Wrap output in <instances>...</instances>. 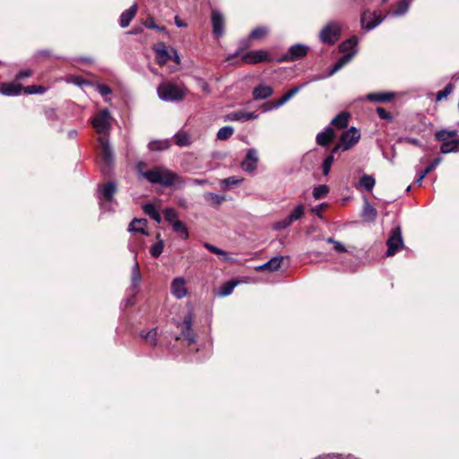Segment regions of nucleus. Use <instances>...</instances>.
<instances>
[{
	"mask_svg": "<svg viewBox=\"0 0 459 459\" xmlns=\"http://www.w3.org/2000/svg\"><path fill=\"white\" fill-rule=\"evenodd\" d=\"M144 163L138 162L136 169L139 175L144 178L152 184H160L163 186L169 187L178 185L180 187L186 185V181L178 174L172 172L165 167H156L154 169L143 171Z\"/></svg>",
	"mask_w": 459,
	"mask_h": 459,
	"instance_id": "1",
	"label": "nucleus"
},
{
	"mask_svg": "<svg viewBox=\"0 0 459 459\" xmlns=\"http://www.w3.org/2000/svg\"><path fill=\"white\" fill-rule=\"evenodd\" d=\"M129 249L131 252L134 254V264L131 269V285L127 289L128 297L126 299V306H132L134 303L135 297L140 291V287L143 280V276L140 271V264L137 261V249L134 247L131 243L129 244Z\"/></svg>",
	"mask_w": 459,
	"mask_h": 459,
	"instance_id": "2",
	"label": "nucleus"
},
{
	"mask_svg": "<svg viewBox=\"0 0 459 459\" xmlns=\"http://www.w3.org/2000/svg\"><path fill=\"white\" fill-rule=\"evenodd\" d=\"M157 93L162 101L173 102L181 100L185 97L186 89L173 82H162L157 87Z\"/></svg>",
	"mask_w": 459,
	"mask_h": 459,
	"instance_id": "3",
	"label": "nucleus"
},
{
	"mask_svg": "<svg viewBox=\"0 0 459 459\" xmlns=\"http://www.w3.org/2000/svg\"><path fill=\"white\" fill-rule=\"evenodd\" d=\"M117 193V185L109 181L99 188L98 200L100 207L104 212H111L116 204L115 194Z\"/></svg>",
	"mask_w": 459,
	"mask_h": 459,
	"instance_id": "4",
	"label": "nucleus"
},
{
	"mask_svg": "<svg viewBox=\"0 0 459 459\" xmlns=\"http://www.w3.org/2000/svg\"><path fill=\"white\" fill-rule=\"evenodd\" d=\"M456 130L447 131L444 129L436 133V139L442 143L440 147L441 153L447 154L459 152V136L453 139V137L456 135Z\"/></svg>",
	"mask_w": 459,
	"mask_h": 459,
	"instance_id": "5",
	"label": "nucleus"
},
{
	"mask_svg": "<svg viewBox=\"0 0 459 459\" xmlns=\"http://www.w3.org/2000/svg\"><path fill=\"white\" fill-rule=\"evenodd\" d=\"M341 36V25L336 22L327 23L319 33V39L322 43L333 45Z\"/></svg>",
	"mask_w": 459,
	"mask_h": 459,
	"instance_id": "6",
	"label": "nucleus"
},
{
	"mask_svg": "<svg viewBox=\"0 0 459 459\" xmlns=\"http://www.w3.org/2000/svg\"><path fill=\"white\" fill-rule=\"evenodd\" d=\"M387 256L394 255L398 251L404 247V243L402 236V229L400 226H396L390 231L389 237L386 241Z\"/></svg>",
	"mask_w": 459,
	"mask_h": 459,
	"instance_id": "7",
	"label": "nucleus"
},
{
	"mask_svg": "<svg viewBox=\"0 0 459 459\" xmlns=\"http://www.w3.org/2000/svg\"><path fill=\"white\" fill-rule=\"evenodd\" d=\"M385 17L377 12L366 11L362 13L360 22L363 29L371 30L378 26Z\"/></svg>",
	"mask_w": 459,
	"mask_h": 459,
	"instance_id": "8",
	"label": "nucleus"
},
{
	"mask_svg": "<svg viewBox=\"0 0 459 459\" xmlns=\"http://www.w3.org/2000/svg\"><path fill=\"white\" fill-rule=\"evenodd\" d=\"M109 121L110 114L108 110L103 109L92 119V126L98 134H104L108 130L110 126Z\"/></svg>",
	"mask_w": 459,
	"mask_h": 459,
	"instance_id": "9",
	"label": "nucleus"
},
{
	"mask_svg": "<svg viewBox=\"0 0 459 459\" xmlns=\"http://www.w3.org/2000/svg\"><path fill=\"white\" fill-rule=\"evenodd\" d=\"M360 139V133L359 131L354 127L351 126L345 132H343L341 135V142L342 143L343 146V152L348 151L352 146H354Z\"/></svg>",
	"mask_w": 459,
	"mask_h": 459,
	"instance_id": "10",
	"label": "nucleus"
},
{
	"mask_svg": "<svg viewBox=\"0 0 459 459\" xmlns=\"http://www.w3.org/2000/svg\"><path fill=\"white\" fill-rule=\"evenodd\" d=\"M258 163L257 151L254 148L247 150L244 160L241 162V169L248 173H253L256 170Z\"/></svg>",
	"mask_w": 459,
	"mask_h": 459,
	"instance_id": "11",
	"label": "nucleus"
},
{
	"mask_svg": "<svg viewBox=\"0 0 459 459\" xmlns=\"http://www.w3.org/2000/svg\"><path fill=\"white\" fill-rule=\"evenodd\" d=\"M99 143L101 147V160L106 166V169L102 168L101 170L105 173L113 161V152L109 146L108 141L105 137H100Z\"/></svg>",
	"mask_w": 459,
	"mask_h": 459,
	"instance_id": "12",
	"label": "nucleus"
},
{
	"mask_svg": "<svg viewBox=\"0 0 459 459\" xmlns=\"http://www.w3.org/2000/svg\"><path fill=\"white\" fill-rule=\"evenodd\" d=\"M194 316L191 312H188L183 319L181 325V333L185 339H186L189 342H195V335L194 333L192 325H193Z\"/></svg>",
	"mask_w": 459,
	"mask_h": 459,
	"instance_id": "13",
	"label": "nucleus"
},
{
	"mask_svg": "<svg viewBox=\"0 0 459 459\" xmlns=\"http://www.w3.org/2000/svg\"><path fill=\"white\" fill-rule=\"evenodd\" d=\"M171 294L180 299L187 295V289L186 287V280L183 277L175 278L170 286Z\"/></svg>",
	"mask_w": 459,
	"mask_h": 459,
	"instance_id": "14",
	"label": "nucleus"
},
{
	"mask_svg": "<svg viewBox=\"0 0 459 459\" xmlns=\"http://www.w3.org/2000/svg\"><path fill=\"white\" fill-rule=\"evenodd\" d=\"M156 54V60L160 65H165L172 57L170 50L168 49L164 42H158L153 46Z\"/></svg>",
	"mask_w": 459,
	"mask_h": 459,
	"instance_id": "15",
	"label": "nucleus"
},
{
	"mask_svg": "<svg viewBox=\"0 0 459 459\" xmlns=\"http://www.w3.org/2000/svg\"><path fill=\"white\" fill-rule=\"evenodd\" d=\"M308 47L303 44H295L289 48L288 56L285 60L295 61L302 58L307 55Z\"/></svg>",
	"mask_w": 459,
	"mask_h": 459,
	"instance_id": "16",
	"label": "nucleus"
},
{
	"mask_svg": "<svg viewBox=\"0 0 459 459\" xmlns=\"http://www.w3.org/2000/svg\"><path fill=\"white\" fill-rule=\"evenodd\" d=\"M308 82H306L301 85H299L297 87H294L288 92H286L278 101H276L272 107L270 108H264V111H269L271 109L279 108L282 105H284L286 102H288L290 99H292L304 86H306Z\"/></svg>",
	"mask_w": 459,
	"mask_h": 459,
	"instance_id": "17",
	"label": "nucleus"
},
{
	"mask_svg": "<svg viewBox=\"0 0 459 459\" xmlns=\"http://www.w3.org/2000/svg\"><path fill=\"white\" fill-rule=\"evenodd\" d=\"M268 54L264 50H254L245 53L242 59L247 64H258L267 60Z\"/></svg>",
	"mask_w": 459,
	"mask_h": 459,
	"instance_id": "18",
	"label": "nucleus"
},
{
	"mask_svg": "<svg viewBox=\"0 0 459 459\" xmlns=\"http://www.w3.org/2000/svg\"><path fill=\"white\" fill-rule=\"evenodd\" d=\"M212 31L217 37H221L224 33V19L219 11L213 10L212 13Z\"/></svg>",
	"mask_w": 459,
	"mask_h": 459,
	"instance_id": "19",
	"label": "nucleus"
},
{
	"mask_svg": "<svg viewBox=\"0 0 459 459\" xmlns=\"http://www.w3.org/2000/svg\"><path fill=\"white\" fill-rule=\"evenodd\" d=\"M334 138V131L331 126H328L324 131L317 134L316 141L318 145L325 147L328 146Z\"/></svg>",
	"mask_w": 459,
	"mask_h": 459,
	"instance_id": "20",
	"label": "nucleus"
},
{
	"mask_svg": "<svg viewBox=\"0 0 459 459\" xmlns=\"http://www.w3.org/2000/svg\"><path fill=\"white\" fill-rule=\"evenodd\" d=\"M258 115L254 112L245 110H237L226 116V120L245 122L251 119H256Z\"/></svg>",
	"mask_w": 459,
	"mask_h": 459,
	"instance_id": "21",
	"label": "nucleus"
},
{
	"mask_svg": "<svg viewBox=\"0 0 459 459\" xmlns=\"http://www.w3.org/2000/svg\"><path fill=\"white\" fill-rule=\"evenodd\" d=\"M273 94V89L269 85L260 84L254 88L252 91L253 99L255 100H265Z\"/></svg>",
	"mask_w": 459,
	"mask_h": 459,
	"instance_id": "22",
	"label": "nucleus"
},
{
	"mask_svg": "<svg viewBox=\"0 0 459 459\" xmlns=\"http://www.w3.org/2000/svg\"><path fill=\"white\" fill-rule=\"evenodd\" d=\"M22 86L14 82H4L0 86V93L4 96H18L22 93Z\"/></svg>",
	"mask_w": 459,
	"mask_h": 459,
	"instance_id": "23",
	"label": "nucleus"
},
{
	"mask_svg": "<svg viewBox=\"0 0 459 459\" xmlns=\"http://www.w3.org/2000/svg\"><path fill=\"white\" fill-rule=\"evenodd\" d=\"M137 12V4L134 3L130 8L124 11L119 19V24L122 28H126Z\"/></svg>",
	"mask_w": 459,
	"mask_h": 459,
	"instance_id": "24",
	"label": "nucleus"
},
{
	"mask_svg": "<svg viewBox=\"0 0 459 459\" xmlns=\"http://www.w3.org/2000/svg\"><path fill=\"white\" fill-rule=\"evenodd\" d=\"M147 227V220L145 219H134L128 227V231L133 233H141L143 235L147 236L148 232L146 231Z\"/></svg>",
	"mask_w": 459,
	"mask_h": 459,
	"instance_id": "25",
	"label": "nucleus"
},
{
	"mask_svg": "<svg viewBox=\"0 0 459 459\" xmlns=\"http://www.w3.org/2000/svg\"><path fill=\"white\" fill-rule=\"evenodd\" d=\"M282 261H283V256H274V257L271 258L269 261H267L266 263L257 266L255 269H256V271L269 270L271 272H274V271H277L281 267Z\"/></svg>",
	"mask_w": 459,
	"mask_h": 459,
	"instance_id": "26",
	"label": "nucleus"
},
{
	"mask_svg": "<svg viewBox=\"0 0 459 459\" xmlns=\"http://www.w3.org/2000/svg\"><path fill=\"white\" fill-rule=\"evenodd\" d=\"M411 0H400L397 6L389 13L392 17H401L407 13L411 5Z\"/></svg>",
	"mask_w": 459,
	"mask_h": 459,
	"instance_id": "27",
	"label": "nucleus"
},
{
	"mask_svg": "<svg viewBox=\"0 0 459 459\" xmlns=\"http://www.w3.org/2000/svg\"><path fill=\"white\" fill-rule=\"evenodd\" d=\"M357 44H358V39H357V37L353 36V37L350 38L349 39L343 41L339 46V49L341 52H343L345 54L354 52V56H355L358 52Z\"/></svg>",
	"mask_w": 459,
	"mask_h": 459,
	"instance_id": "28",
	"label": "nucleus"
},
{
	"mask_svg": "<svg viewBox=\"0 0 459 459\" xmlns=\"http://www.w3.org/2000/svg\"><path fill=\"white\" fill-rule=\"evenodd\" d=\"M442 161V158L437 157L436 158L429 166L426 167V169L422 171H420L415 179V184L420 186L425 177L433 171Z\"/></svg>",
	"mask_w": 459,
	"mask_h": 459,
	"instance_id": "29",
	"label": "nucleus"
},
{
	"mask_svg": "<svg viewBox=\"0 0 459 459\" xmlns=\"http://www.w3.org/2000/svg\"><path fill=\"white\" fill-rule=\"evenodd\" d=\"M349 117L350 114L348 112H341L332 119L330 126H333L338 129H343L348 126Z\"/></svg>",
	"mask_w": 459,
	"mask_h": 459,
	"instance_id": "30",
	"label": "nucleus"
},
{
	"mask_svg": "<svg viewBox=\"0 0 459 459\" xmlns=\"http://www.w3.org/2000/svg\"><path fill=\"white\" fill-rule=\"evenodd\" d=\"M353 56H354V52L347 53V54H344L343 56H342L336 61V63L333 65V66L332 70L330 71L329 74L333 75V74H335L337 71H339L341 68H342L346 64L351 62V60L352 59Z\"/></svg>",
	"mask_w": 459,
	"mask_h": 459,
	"instance_id": "31",
	"label": "nucleus"
},
{
	"mask_svg": "<svg viewBox=\"0 0 459 459\" xmlns=\"http://www.w3.org/2000/svg\"><path fill=\"white\" fill-rule=\"evenodd\" d=\"M377 214V210L368 202H365L362 209V217L368 221H373L376 220Z\"/></svg>",
	"mask_w": 459,
	"mask_h": 459,
	"instance_id": "32",
	"label": "nucleus"
},
{
	"mask_svg": "<svg viewBox=\"0 0 459 459\" xmlns=\"http://www.w3.org/2000/svg\"><path fill=\"white\" fill-rule=\"evenodd\" d=\"M141 337L145 340V342L151 345L154 346L157 342V330L156 328H152L148 332L142 331Z\"/></svg>",
	"mask_w": 459,
	"mask_h": 459,
	"instance_id": "33",
	"label": "nucleus"
},
{
	"mask_svg": "<svg viewBox=\"0 0 459 459\" xmlns=\"http://www.w3.org/2000/svg\"><path fill=\"white\" fill-rule=\"evenodd\" d=\"M394 94L390 92L385 93H370L367 95V99L371 101L385 102L393 99Z\"/></svg>",
	"mask_w": 459,
	"mask_h": 459,
	"instance_id": "34",
	"label": "nucleus"
},
{
	"mask_svg": "<svg viewBox=\"0 0 459 459\" xmlns=\"http://www.w3.org/2000/svg\"><path fill=\"white\" fill-rule=\"evenodd\" d=\"M204 247L209 250L210 252H212V254H215V255H222V259L224 261H227V262H234V259L230 258L228 256V254L226 251L210 244V243H204Z\"/></svg>",
	"mask_w": 459,
	"mask_h": 459,
	"instance_id": "35",
	"label": "nucleus"
},
{
	"mask_svg": "<svg viewBox=\"0 0 459 459\" xmlns=\"http://www.w3.org/2000/svg\"><path fill=\"white\" fill-rule=\"evenodd\" d=\"M204 197L206 202L214 206H219L225 200V197L222 195H216L214 193L206 192L204 195Z\"/></svg>",
	"mask_w": 459,
	"mask_h": 459,
	"instance_id": "36",
	"label": "nucleus"
},
{
	"mask_svg": "<svg viewBox=\"0 0 459 459\" xmlns=\"http://www.w3.org/2000/svg\"><path fill=\"white\" fill-rule=\"evenodd\" d=\"M305 213V207L303 204H298L287 216L291 223L302 218Z\"/></svg>",
	"mask_w": 459,
	"mask_h": 459,
	"instance_id": "37",
	"label": "nucleus"
},
{
	"mask_svg": "<svg viewBox=\"0 0 459 459\" xmlns=\"http://www.w3.org/2000/svg\"><path fill=\"white\" fill-rule=\"evenodd\" d=\"M375 184L376 180L370 175H363L359 179V186L367 191H371Z\"/></svg>",
	"mask_w": 459,
	"mask_h": 459,
	"instance_id": "38",
	"label": "nucleus"
},
{
	"mask_svg": "<svg viewBox=\"0 0 459 459\" xmlns=\"http://www.w3.org/2000/svg\"><path fill=\"white\" fill-rule=\"evenodd\" d=\"M238 282L235 281H230L223 284L219 290V296L226 297L232 293L234 288L237 286Z\"/></svg>",
	"mask_w": 459,
	"mask_h": 459,
	"instance_id": "39",
	"label": "nucleus"
},
{
	"mask_svg": "<svg viewBox=\"0 0 459 459\" xmlns=\"http://www.w3.org/2000/svg\"><path fill=\"white\" fill-rule=\"evenodd\" d=\"M171 226L175 232L182 234V238L184 239H187L189 238L188 230L181 221L178 220V221H175Z\"/></svg>",
	"mask_w": 459,
	"mask_h": 459,
	"instance_id": "40",
	"label": "nucleus"
},
{
	"mask_svg": "<svg viewBox=\"0 0 459 459\" xmlns=\"http://www.w3.org/2000/svg\"><path fill=\"white\" fill-rule=\"evenodd\" d=\"M234 133V128L230 126H223L219 129L217 133V139L221 141H225L229 139Z\"/></svg>",
	"mask_w": 459,
	"mask_h": 459,
	"instance_id": "41",
	"label": "nucleus"
},
{
	"mask_svg": "<svg viewBox=\"0 0 459 459\" xmlns=\"http://www.w3.org/2000/svg\"><path fill=\"white\" fill-rule=\"evenodd\" d=\"M329 193V187L326 185H319L313 189V197L319 200Z\"/></svg>",
	"mask_w": 459,
	"mask_h": 459,
	"instance_id": "42",
	"label": "nucleus"
},
{
	"mask_svg": "<svg viewBox=\"0 0 459 459\" xmlns=\"http://www.w3.org/2000/svg\"><path fill=\"white\" fill-rule=\"evenodd\" d=\"M164 219L171 225L175 221H178V214L174 208H166L163 211Z\"/></svg>",
	"mask_w": 459,
	"mask_h": 459,
	"instance_id": "43",
	"label": "nucleus"
},
{
	"mask_svg": "<svg viewBox=\"0 0 459 459\" xmlns=\"http://www.w3.org/2000/svg\"><path fill=\"white\" fill-rule=\"evenodd\" d=\"M268 34V29L264 26L255 28L249 34L250 39H261Z\"/></svg>",
	"mask_w": 459,
	"mask_h": 459,
	"instance_id": "44",
	"label": "nucleus"
},
{
	"mask_svg": "<svg viewBox=\"0 0 459 459\" xmlns=\"http://www.w3.org/2000/svg\"><path fill=\"white\" fill-rule=\"evenodd\" d=\"M333 160H334V158H333V154H329L328 156H326L324 159L321 167H322V172L325 176H327L330 173Z\"/></svg>",
	"mask_w": 459,
	"mask_h": 459,
	"instance_id": "45",
	"label": "nucleus"
},
{
	"mask_svg": "<svg viewBox=\"0 0 459 459\" xmlns=\"http://www.w3.org/2000/svg\"><path fill=\"white\" fill-rule=\"evenodd\" d=\"M242 181H243V178H238V177L233 176V177L223 178L221 181V183L222 185H225V186H224L225 189H229L231 186H238Z\"/></svg>",
	"mask_w": 459,
	"mask_h": 459,
	"instance_id": "46",
	"label": "nucleus"
},
{
	"mask_svg": "<svg viewBox=\"0 0 459 459\" xmlns=\"http://www.w3.org/2000/svg\"><path fill=\"white\" fill-rule=\"evenodd\" d=\"M143 24L148 29L157 30L160 32L168 34L166 28L163 26L157 25L152 17L147 18Z\"/></svg>",
	"mask_w": 459,
	"mask_h": 459,
	"instance_id": "47",
	"label": "nucleus"
},
{
	"mask_svg": "<svg viewBox=\"0 0 459 459\" xmlns=\"http://www.w3.org/2000/svg\"><path fill=\"white\" fill-rule=\"evenodd\" d=\"M164 247V243L162 240L157 241L155 244H153L150 249V253L153 257H159Z\"/></svg>",
	"mask_w": 459,
	"mask_h": 459,
	"instance_id": "48",
	"label": "nucleus"
},
{
	"mask_svg": "<svg viewBox=\"0 0 459 459\" xmlns=\"http://www.w3.org/2000/svg\"><path fill=\"white\" fill-rule=\"evenodd\" d=\"M454 90V85L452 83H448L442 91L437 92L436 100L437 101H440L443 99L446 98Z\"/></svg>",
	"mask_w": 459,
	"mask_h": 459,
	"instance_id": "49",
	"label": "nucleus"
},
{
	"mask_svg": "<svg viewBox=\"0 0 459 459\" xmlns=\"http://www.w3.org/2000/svg\"><path fill=\"white\" fill-rule=\"evenodd\" d=\"M92 86H94L96 91L104 98L111 93L110 87L106 84L92 83Z\"/></svg>",
	"mask_w": 459,
	"mask_h": 459,
	"instance_id": "50",
	"label": "nucleus"
},
{
	"mask_svg": "<svg viewBox=\"0 0 459 459\" xmlns=\"http://www.w3.org/2000/svg\"><path fill=\"white\" fill-rule=\"evenodd\" d=\"M175 141L179 146H186L189 144V138L186 134H177L175 135Z\"/></svg>",
	"mask_w": 459,
	"mask_h": 459,
	"instance_id": "51",
	"label": "nucleus"
},
{
	"mask_svg": "<svg viewBox=\"0 0 459 459\" xmlns=\"http://www.w3.org/2000/svg\"><path fill=\"white\" fill-rule=\"evenodd\" d=\"M143 210L145 214H147L149 217H152L153 215H156L158 213V210L156 206L153 204H146L143 206Z\"/></svg>",
	"mask_w": 459,
	"mask_h": 459,
	"instance_id": "52",
	"label": "nucleus"
},
{
	"mask_svg": "<svg viewBox=\"0 0 459 459\" xmlns=\"http://www.w3.org/2000/svg\"><path fill=\"white\" fill-rule=\"evenodd\" d=\"M44 114L47 117V119L50 122L58 120V115L56 114V111L54 108H46L44 111Z\"/></svg>",
	"mask_w": 459,
	"mask_h": 459,
	"instance_id": "53",
	"label": "nucleus"
},
{
	"mask_svg": "<svg viewBox=\"0 0 459 459\" xmlns=\"http://www.w3.org/2000/svg\"><path fill=\"white\" fill-rule=\"evenodd\" d=\"M149 148L152 151H161L167 148V143L162 141H152L149 143Z\"/></svg>",
	"mask_w": 459,
	"mask_h": 459,
	"instance_id": "54",
	"label": "nucleus"
},
{
	"mask_svg": "<svg viewBox=\"0 0 459 459\" xmlns=\"http://www.w3.org/2000/svg\"><path fill=\"white\" fill-rule=\"evenodd\" d=\"M24 91L27 94L44 93L45 89L42 86L30 85V86L25 87Z\"/></svg>",
	"mask_w": 459,
	"mask_h": 459,
	"instance_id": "55",
	"label": "nucleus"
},
{
	"mask_svg": "<svg viewBox=\"0 0 459 459\" xmlns=\"http://www.w3.org/2000/svg\"><path fill=\"white\" fill-rule=\"evenodd\" d=\"M291 224L292 223L290 222V221H289L288 217H286L283 220H281V221L275 222L273 229L276 230H281L288 228Z\"/></svg>",
	"mask_w": 459,
	"mask_h": 459,
	"instance_id": "56",
	"label": "nucleus"
},
{
	"mask_svg": "<svg viewBox=\"0 0 459 459\" xmlns=\"http://www.w3.org/2000/svg\"><path fill=\"white\" fill-rule=\"evenodd\" d=\"M31 74H32V72L30 69L22 70L16 74L15 79L16 80H23L27 77H30Z\"/></svg>",
	"mask_w": 459,
	"mask_h": 459,
	"instance_id": "57",
	"label": "nucleus"
},
{
	"mask_svg": "<svg viewBox=\"0 0 459 459\" xmlns=\"http://www.w3.org/2000/svg\"><path fill=\"white\" fill-rule=\"evenodd\" d=\"M377 113L378 117L382 119H390L391 118V115L384 108H381V107L377 108Z\"/></svg>",
	"mask_w": 459,
	"mask_h": 459,
	"instance_id": "58",
	"label": "nucleus"
},
{
	"mask_svg": "<svg viewBox=\"0 0 459 459\" xmlns=\"http://www.w3.org/2000/svg\"><path fill=\"white\" fill-rule=\"evenodd\" d=\"M189 182L195 186H204L209 183V181L204 178H190Z\"/></svg>",
	"mask_w": 459,
	"mask_h": 459,
	"instance_id": "59",
	"label": "nucleus"
},
{
	"mask_svg": "<svg viewBox=\"0 0 459 459\" xmlns=\"http://www.w3.org/2000/svg\"><path fill=\"white\" fill-rule=\"evenodd\" d=\"M170 52H171V56H172V57L170 59H172L176 64L178 65L180 63V57L178 54V51L175 48H171Z\"/></svg>",
	"mask_w": 459,
	"mask_h": 459,
	"instance_id": "60",
	"label": "nucleus"
},
{
	"mask_svg": "<svg viewBox=\"0 0 459 459\" xmlns=\"http://www.w3.org/2000/svg\"><path fill=\"white\" fill-rule=\"evenodd\" d=\"M333 247L337 252H346L347 251L345 247L339 241L334 242Z\"/></svg>",
	"mask_w": 459,
	"mask_h": 459,
	"instance_id": "61",
	"label": "nucleus"
},
{
	"mask_svg": "<svg viewBox=\"0 0 459 459\" xmlns=\"http://www.w3.org/2000/svg\"><path fill=\"white\" fill-rule=\"evenodd\" d=\"M325 205H326V204H319V205H316V207H314V208L312 209V212H313L316 215H317V216L321 217V211H322V209H323Z\"/></svg>",
	"mask_w": 459,
	"mask_h": 459,
	"instance_id": "62",
	"label": "nucleus"
},
{
	"mask_svg": "<svg viewBox=\"0 0 459 459\" xmlns=\"http://www.w3.org/2000/svg\"><path fill=\"white\" fill-rule=\"evenodd\" d=\"M405 142L415 146H421L420 142L416 138H406Z\"/></svg>",
	"mask_w": 459,
	"mask_h": 459,
	"instance_id": "63",
	"label": "nucleus"
},
{
	"mask_svg": "<svg viewBox=\"0 0 459 459\" xmlns=\"http://www.w3.org/2000/svg\"><path fill=\"white\" fill-rule=\"evenodd\" d=\"M343 146H344V145H343V144H342V143L340 141V143H337V144L333 148L331 154H333V155L334 153H337L340 150L343 151Z\"/></svg>",
	"mask_w": 459,
	"mask_h": 459,
	"instance_id": "64",
	"label": "nucleus"
}]
</instances>
